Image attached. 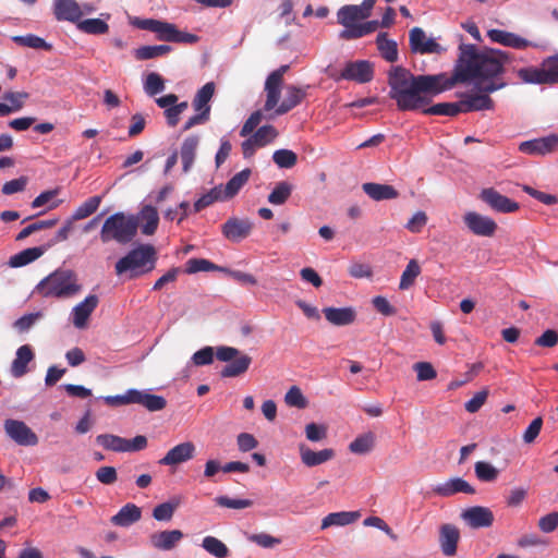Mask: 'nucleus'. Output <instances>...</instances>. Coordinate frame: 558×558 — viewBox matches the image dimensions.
Listing matches in <instances>:
<instances>
[{"mask_svg":"<svg viewBox=\"0 0 558 558\" xmlns=\"http://www.w3.org/2000/svg\"><path fill=\"white\" fill-rule=\"evenodd\" d=\"M77 28L86 34L102 35L108 33L109 25L100 19H86L77 22Z\"/></svg>","mask_w":558,"mask_h":558,"instance_id":"obj_46","label":"nucleus"},{"mask_svg":"<svg viewBox=\"0 0 558 558\" xmlns=\"http://www.w3.org/2000/svg\"><path fill=\"white\" fill-rule=\"evenodd\" d=\"M413 368L420 381L432 380L437 376L435 368L428 362H417L413 365Z\"/></svg>","mask_w":558,"mask_h":558,"instance_id":"obj_61","label":"nucleus"},{"mask_svg":"<svg viewBox=\"0 0 558 558\" xmlns=\"http://www.w3.org/2000/svg\"><path fill=\"white\" fill-rule=\"evenodd\" d=\"M172 50L169 45H156V46H142L134 50V57L136 60H149L169 53Z\"/></svg>","mask_w":558,"mask_h":558,"instance_id":"obj_43","label":"nucleus"},{"mask_svg":"<svg viewBox=\"0 0 558 558\" xmlns=\"http://www.w3.org/2000/svg\"><path fill=\"white\" fill-rule=\"evenodd\" d=\"M461 519L471 529H483L493 525L494 513L487 507L473 506L461 512Z\"/></svg>","mask_w":558,"mask_h":558,"instance_id":"obj_15","label":"nucleus"},{"mask_svg":"<svg viewBox=\"0 0 558 558\" xmlns=\"http://www.w3.org/2000/svg\"><path fill=\"white\" fill-rule=\"evenodd\" d=\"M7 434L21 445H35L37 436L22 421L7 420L4 423Z\"/></svg>","mask_w":558,"mask_h":558,"instance_id":"obj_22","label":"nucleus"},{"mask_svg":"<svg viewBox=\"0 0 558 558\" xmlns=\"http://www.w3.org/2000/svg\"><path fill=\"white\" fill-rule=\"evenodd\" d=\"M184 534L180 530H165L150 534L149 543L153 548L169 551L177 547Z\"/></svg>","mask_w":558,"mask_h":558,"instance_id":"obj_19","label":"nucleus"},{"mask_svg":"<svg viewBox=\"0 0 558 558\" xmlns=\"http://www.w3.org/2000/svg\"><path fill=\"white\" fill-rule=\"evenodd\" d=\"M215 83L208 82L197 90L192 100V107L196 111V114L189 118L183 126V131H187L196 125L205 124L209 121L211 110L209 101L215 94Z\"/></svg>","mask_w":558,"mask_h":558,"instance_id":"obj_8","label":"nucleus"},{"mask_svg":"<svg viewBox=\"0 0 558 558\" xmlns=\"http://www.w3.org/2000/svg\"><path fill=\"white\" fill-rule=\"evenodd\" d=\"M366 15L359 5L347 4L337 12V22L344 27L343 31H350L360 25V21L366 20Z\"/></svg>","mask_w":558,"mask_h":558,"instance_id":"obj_25","label":"nucleus"},{"mask_svg":"<svg viewBox=\"0 0 558 558\" xmlns=\"http://www.w3.org/2000/svg\"><path fill=\"white\" fill-rule=\"evenodd\" d=\"M214 354L211 347H205L193 354L192 361L196 366L209 365L214 361Z\"/></svg>","mask_w":558,"mask_h":558,"instance_id":"obj_63","label":"nucleus"},{"mask_svg":"<svg viewBox=\"0 0 558 558\" xmlns=\"http://www.w3.org/2000/svg\"><path fill=\"white\" fill-rule=\"evenodd\" d=\"M138 221L134 215L116 213L109 216L100 230V240L102 243L116 241L120 244L130 243L137 233Z\"/></svg>","mask_w":558,"mask_h":558,"instance_id":"obj_5","label":"nucleus"},{"mask_svg":"<svg viewBox=\"0 0 558 558\" xmlns=\"http://www.w3.org/2000/svg\"><path fill=\"white\" fill-rule=\"evenodd\" d=\"M463 221L475 235L493 236L497 230L495 220L476 211H468L463 216Z\"/></svg>","mask_w":558,"mask_h":558,"instance_id":"obj_13","label":"nucleus"},{"mask_svg":"<svg viewBox=\"0 0 558 558\" xmlns=\"http://www.w3.org/2000/svg\"><path fill=\"white\" fill-rule=\"evenodd\" d=\"M44 253L45 248L40 246L23 250L10 257L9 265L13 268L23 267L39 258Z\"/></svg>","mask_w":558,"mask_h":558,"instance_id":"obj_39","label":"nucleus"},{"mask_svg":"<svg viewBox=\"0 0 558 558\" xmlns=\"http://www.w3.org/2000/svg\"><path fill=\"white\" fill-rule=\"evenodd\" d=\"M374 77V66L367 60L348 62L341 71V78L360 84L368 83Z\"/></svg>","mask_w":558,"mask_h":558,"instance_id":"obj_12","label":"nucleus"},{"mask_svg":"<svg viewBox=\"0 0 558 558\" xmlns=\"http://www.w3.org/2000/svg\"><path fill=\"white\" fill-rule=\"evenodd\" d=\"M215 501L218 506L230 509H244L253 505V501L250 499L230 498L227 496H219Z\"/></svg>","mask_w":558,"mask_h":558,"instance_id":"obj_59","label":"nucleus"},{"mask_svg":"<svg viewBox=\"0 0 558 558\" xmlns=\"http://www.w3.org/2000/svg\"><path fill=\"white\" fill-rule=\"evenodd\" d=\"M138 226L145 235H151L156 232L159 223L158 211L151 205H145L136 217Z\"/></svg>","mask_w":558,"mask_h":558,"instance_id":"obj_30","label":"nucleus"},{"mask_svg":"<svg viewBox=\"0 0 558 558\" xmlns=\"http://www.w3.org/2000/svg\"><path fill=\"white\" fill-rule=\"evenodd\" d=\"M198 143H199V140H198V136H196V135L187 136L182 143L180 155H181V160H182L184 172L190 171L191 167L194 163Z\"/></svg>","mask_w":558,"mask_h":558,"instance_id":"obj_34","label":"nucleus"},{"mask_svg":"<svg viewBox=\"0 0 558 558\" xmlns=\"http://www.w3.org/2000/svg\"><path fill=\"white\" fill-rule=\"evenodd\" d=\"M538 529L544 533H551L558 527V511L543 515L538 520Z\"/></svg>","mask_w":558,"mask_h":558,"instance_id":"obj_62","label":"nucleus"},{"mask_svg":"<svg viewBox=\"0 0 558 558\" xmlns=\"http://www.w3.org/2000/svg\"><path fill=\"white\" fill-rule=\"evenodd\" d=\"M325 318L335 326H348L355 322L356 312L352 307H325Z\"/></svg>","mask_w":558,"mask_h":558,"instance_id":"obj_26","label":"nucleus"},{"mask_svg":"<svg viewBox=\"0 0 558 558\" xmlns=\"http://www.w3.org/2000/svg\"><path fill=\"white\" fill-rule=\"evenodd\" d=\"M165 80L156 72L147 74L144 82V90L148 96H155L165 89Z\"/></svg>","mask_w":558,"mask_h":558,"instance_id":"obj_53","label":"nucleus"},{"mask_svg":"<svg viewBox=\"0 0 558 558\" xmlns=\"http://www.w3.org/2000/svg\"><path fill=\"white\" fill-rule=\"evenodd\" d=\"M362 190L376 202L395 199L399 196V192L389 184L367 182L362 185Z\"/></svg>","mask_w":558,"mask_h":558,"instance_id":"obj_29","label":"nucleus"},{"mask_svg":"<svg viewBox=\"0 0 558 558\" xmlns=\"http://www.w3.org/2000/svg\"><path fill=\"white\" fill-rule=\"evenodd\" d=\"M558 147V135H549L541 138L522 142L519 150L529 155H546L556 150Z\"/></svg>","mask_w":558,"mask_h":558,"instance_id":"obj_17","label":"nucleus"},{"mask_svg":"<svg viewBox=\"0 0 558 558\" xmlns=\"http://www.w3.org/2000/svg\"><path fill=\"white\" fill-rule=\"evenodd\" d=\"M375 436L373 433H364L356 437L349 446L350 450L355 453H363L373 450Z\"/></svg>","mask_w":558,"mask_h":558,"instance_id":"obj_51","label":"nucleus"},{"mask_svg":"<svg viewBox=\"0 0 558 558\" xmlns=\"http://www.w3.org/2000/svg\"><path fill=\"white\" fill-rule=\"evenodd\" d=\"M434 492L439 496L448 497L457 493L474 494L475 490L463 478L454 477L435 486Z\"/></svg>","mask_w":558,"mask_h":558,"instance_id":"obj_28","label":"nucleus"},{"mask_svg":"<svg viewBox=\"0 0 558 558\" xmlns=\"http://www.w3.org/2000/svg\"><path fill=\"white\" fill-rule=\"evenodd\" d=\"M201 546L205 551L216 558H226L229 555L227 545L215 536H205Z\"/></svg>","mask_w":558,"mask_h":558,"instance_id":"obj_44","label":"nucleus"},{"mask_svg":"<svg viewBox=\"0 0 558 558\" xmlns=\"http://www.w3.org/2000/svg\"><path fill=\"white\" fill-rule=\"evenodd\" d=\"M459 541L460 531L456 525L451 523L440 525L438 542L440 550L446 557L456 556Z\"/></svg>","mask_w":558,"mask_h":558,"instance_id":"obj_18","label":"nucleus"},{"mask_svg":"<svg viewBox=\"0 0 558 558\" xmlns=\"http://www.w3.org/2000/svg\"><path fill=\"white\" fill-rule=\"evenodd\" d=\"M155 34L157 39L168 43L194 44L198 40L196 35L182 32L174 24L165 21L158 22Z\"/></svg>","mask_w":558,"mask_h":558,"instance_id":"obj_14","label":"nucleus"},{"mask_svg":"<svg viewBox=\"0 0 558 558\" xmlns=\"http://www.w3.org/2000/svg\"><path fill=\"white\" fill-rule=\"evenodd\" d=\"M284 401L289 407H294L298 409H305L307 407V400L298 386H292L288 390L284 396Z\"/></svg>","mask_w":558,"mask_h":558,"instance_id":"obj_57","label":"nucleus"},{"mask_svg":"<svg viewBox=\"0 0 558 558\" xmlns=\"http://www.w3.org/2000/svg\"><path fill=\"white\" fill-rule=\"evenodd\" d=\"M488 397V390L483 389L474 395L472 399H470L465 404L464 408L469 413H476L483 404L486 402Z\"/></svg>","mask_w":558,"mask_h":558,"instance_id":"obj_64","label":"nucleus"},{"mask_svg":"<svg viewBox=\"0 0 558 558\" xmlns=\"http://www.w3.org/2000/svg\"><path fill=\"white\" fill-rule=\"evenodd\" d=\"M481 198L494 210L499 213H514L519 209V204L509 197L500 194L494 189H484Z\"/></svg>","mask_w":558,"mask_h":558,"instance_id":"obj_20","label":"nucleus"},{"mask_svg":"<svg viewBox=\"0 0 558 558\" xmlns=\"http://www.w3.org/2000/svg\"><path fill=\"white\" fill-rule=\"evenodd\" d=\"M377 49L380 56L388 62L398 60V45L395 40L389 39L387 33H380L376 38Z\"/></svg>","mask_w":558,"mask_h":558,"instance_id":"obj_38","label":"nucleus"},{"mask_svg":"<svg viewBox=\"0 0 558 558\" xmlns=\"http://www.w3.org/2000/svg\"><path fill=\"white\" fill-rule=\"evenodd\" d=\"M488 37L494 41L506 47H511L514 49H525L527 47H536L537 45L531 43L530 40L520 37L514 33H510L502 29H490L487 33Z\"/></svg>","mask_w":558,"mask_h":558,"instance_id":"obj_23","label":"nucleus"},{"mask_svg":"<svg viewBox=\"0 0 558 558\" xmlns=\"http://www.w3.org/2000/svg\"><path fill=\"white\" fill-rule=\"evenodd\" d=\"M476 477L482 482H493L497 478L499 470L486 461L475 463Z\"/></svg>","mask_w":558,"mask_h":558,"instance_id":"obj_56","label":"nucleus"},{"mask_svg":"<svg viewBox=\"0 0 558 558\" xmlns=\"http://www.w3.org/2000/svg\"><path fill=\"white\" fill-rule=\"evenodd\" d=\"M411 51L420 54H441L447 49L440 46L434 38H428L421 27H413L409 33Z\"/></svg>","mask_w":558,"mask_h":558,"instance_id":"obj_11","label":"nucleus"},{"mask_svg":"<svg viewBox=\"0 0 558 558\" xmlns=\"http://www.w3.org/2000/svg\"><path fill=\"white\" fill-rule=\"evenodd\" d=\"M217 269H218V266L208 259L191 258L186 262L185 271L187 274H195V272H199V271H211V270H217Z\"/></svg>","mask_w":558,"mask_h":558,"instance_id":"obj_58","label":"nucleus"},{"mask_svg":"<svg viewBox=\"0 0 558 558\" xmlns=\"http://www.w3.org/2000/svg\"><path fill=\"white\" fill-rule=\"evenodd\" d=\"M281 85L280 83L274 82L269 78H266L265 82V93H266V100L264 105L265 111H270L277 109V107L280 105V95H281Z\"/></svg>","mask_w":558,"mask_h":558,"instance_id":"obj_41","label":"nucleus"},{"mask_svg":"<svg viewBox=\"0 0 558 558\" xmlns=\"http://www.w3.org/2000/svg\"><path fill=\"white\" fill-rule=\"evenodd\" d=\"M182 501L183 498L181 496H173L168 501L157 505L153 510L154 519L157 521H170Z\"/></svg>","mask_w":558,"mask_h":558,"instance_id":"obj_35","label":"nucleus"},{"mask_svg":"<svg viewBox=\"0 0 558 558\" xmlns=\"http://www.w3.org/2000/svg\"><path fill=\"white\" fill-rule=\"evenodd\" d=\"M98 296L95 294L87 295L82 302L76 304L72 311V323L76 328H84L86 323L98 305Z\"/></svg>","mask_w":558,"mask_h":558,"instance_id":"obj_24","label":"nucleus"},{"mask_svg":"<svg viewBox=\"0 0 558 558\" xmlns=\"http://www.w3.org/2000/svg\"><path fill=\"white\" fill-rule=\"evenodd\" d=\"M518 75L527 84H558V53L543 60L539 66L520 69Z\"/></svg>","mask_w":558,"mask_h":558,"instance_id":"obj_7","label":"nucleus"},{"mask_svg":"<svg viewBox=\"0 0 558 558\" xmlns=\"http://www.w3.org/2000/svg\"><path fill=\"white\" fill-rule=\"evenodd\" d=\"M54 14L59 21L78 22L83 12L75 0H56Z\"/></svg>","mask_w":558,"mask_h":558,"instance_id":"obj_27","label":"nucleus"},{"mask_svg":"<svg viewBox=\"0 0 558 558\" xmlns=\"http://www.w3.org/2000/svg\"><path fill=\"white\" fill-rule=\"evenodd\" d=\"M34 359L32 348L27 344L20 347L16 356L12 362L11 373L15 378L22 377L27 373V365Z\"/></svg>","mask_w":558,"mask_h":558,"instance_id":"obj_32","label":"nucleus"},{"mask_svg":"<svg viewBox=\"0 0 558 558\" xmlns=\"http://www.w3.org/2000/svg\"><path fill=\"white\" fill-rule=\"evenodd\" d=\"M102 202V196L95 195L83 202L72 214V220L78 221L95 214Z\"/></svg>","mask_w":558,"mask_h":558,"instance_id":"obj_40","label":"nucleus"},{"mask_svg":"<svg viewBox=\"0 0 558 558\" xmlns=\"http://www.w3.org/2000/svg\"><path fill=\"white\" fill-rule=\"evenodd\" d=\"M141 508L134 504H126L111 518V522L118 526H130L141 519Z\"/></svg>","mask_w":558,"mask_h":558,"instance_id":"obj_33","label":"nucleus"},{"mask_svg":"<svg viewBox=\"0 0 558 558\" xmlns=\"http://www.w3.org/2000/svg\"><path fill=\"white\" fill-rule=\"evenodd\" d=\"M274 162L283 169H290L296 165L298 156L290 149H278L272 155Z\"/></svg>","mask_w":558,"mask_h":558,"instance_id":"obj_54","label":"nucleus"},{"mask_svg":"<svg viewBox=\"0 0 558 558\" xmlns=\"http://www.w3.org/2000/svg\"><path fill=\"white\" fill-rule=\"evenodd\" d=\"M95 476L97 481L104 485H112L118 480L117 470L113 466H100L96 472Z\"/></svg>","mask_w":558,"mask_h":558,"instance_id":"obj_60","label":"nucleus"},{"mask_svg":"<svg viewBox=\"0 0 558 558\" xmlns=\"http://www.w3.org/2000/svg\"><path fill=\"white\" fill-rule=\"evenodd\" d=\"M379 26L380 23L378 21H367L353 29L341 31L339 37L344 40L357 39L374 33Z\"/></svg>","mask_w":558,"mask_h":558,"instance_id":"obj_42","label":"nucleus"},{"mask_svg":"<svg viewBox=\"0 0 558 558\" xmlns=\"http://www.w3.org/2000/svg\"><path fill=\"white\" fill-rule=\"evenodd\" d=\"M278 136V131L272 125H263L252 135L257 147H264L270 144Z\"/></svg>","mask_w":558,"mask_h":558,"instance_id":"obj_52","label":"nucleus"},{"mask_svg":"<svg viewBox=\"0 0 558 558\" xmlns=\"http://www.w3.org/2000/svg\"><path fill=\"white\" fill-rule=\"evenodd\" d=\"M81 290L77 275L71 269H57L36 286L37 293L44 298L68 299Z\"/></svg>","mask_w":558,"mask_h":558,"instance_id":"obj_3","label":"nucleus"},{"mask_svg":"<svg viewBox=\"0 0 558 558\" xmlns=\"http://www.w3.org/2000/svg\"><path fill=\"white\" fill-rule=\"evenodd\" d=\"M506 82H488L485 85H474L478 93H464L460 95L461 112H472L494 109V100L489 94L504 88Z\"/></svg>","mask_w":558,"mask_h":558,"instance_id":"obj_6","label":"nucleus"},{"mask_svg":"<svg viewBox=\"0 0 558 558\" xmlns=\"http://www.w3.org/2000/svg\"><path fill=\"white\" fill-rule=\"evenodd\" d=\"M308 88L310 85L302 87L295 85H288L286 87L284 98L276 109V114H286L293 108L299 106L306 98Z\"/></svg>","mask_w":558,"mask_h":558,"instance_id":"obj_21","label":"nucleus"},{"mask_svg":"<svg viewBox=\"0 0 558 558\" xmlns=\"http://www.w3.org/2000/svg\"><path fill=\"white\" fill-rule=\"evenodd\" d=\"M253 229V222L248 219L229 218L222 226L221 232L231 242H240L247 238Z\"/></svg>","mask_w":558,"mask_h":558,"instance_id":"obj_16","label":"nucleus"},{"mask_svg":"<svg viewBox=\"0 0 558 558\" xmlns=\"http://www.w3.org/2000/svg\"><path fill=\"white\" fill-rule=\"evenodd\" d=\"M96 442L104 448V450L131 452L142 451L147 447V438L143 435H137L133 439H125L114 435H99Z\"/></svg>","mask_w":558,"mask_h":558,"instance_id":"obj_10","label":"nucleus"},{"mask_svg":"<svg viewBox=\"0 0 558 558\" xmlns=\"http://www.w3.org/2000/svg\"><path fill=\"white\" fill-rule=\"evenodd\" d=\"M216 356L219 361L229 362L222 371V377H238L243 375L252 363V357L247 354L241 353L236 348L233 347H218L216 350Z\"/></svg>","mask_w":558,"mask_h":558,"instance_id":"obj_9","label":"nucleus"},{"mask_svg":"<svg viewBox=\"0 0 558 558\" xmlns=\"http://www.w3.org/2000/svg\"><path fill=\"white\" fill-rule=\"evenodd\" d=\"M28 97L26 92H7L2 95V99L7 101L12 113L20 111Z\"/></svg>","mask_w":558,"mask_h":558,"instance_id":"obj_55","label":"nucleus"},{"mask_svg":"<svg viewBox=\"0 0 558 558\" xmlns=\"http://www.w3.org/2000/svg\"><path fill=\"white\" fill-rule=\"evenodd\" d=\"M424 114L430 116H448L454 117L461 113L460 101L458 102H439L423 109Z\"/></svg>","mask_w":558,"mask_h":558,"instance_id":"obj_45","label":"nucleus"},{"mask_svg":"<svg viewBox=\"0 0 558 558\" xmlns=\"http://www.w3.org/2000/svg\"><path fill=\"white\" fill-rule=\"evenodd\" d=\"M12 40L19 46L28 47L33 49H44L49 51L52 48V46L48 44L44 38L33 34H27L24 36H13Z\"/></svg>","mask_w":558,"mask_h":558,"instance_id":"obj_48","label":"nucleus"},{"mask_svg":"<svg viewBox=\"0 0 558 558\" xmlns=\"http://www.w3.org/2000/svg\"><path fill=\"white\" fill-rule=\"evenodd\" d=\"M389 97L400 111L426 109L432 97L450 89L445 73L436 75H414L402 66H393L388 74Z\"/></svg>","mask_w":558,"mask_h":558,"instance_id":"obj_1","label":"nucleus"},{"mask_svg":"<svg viewBox=\"0 0 558 558\" xmlns=\"http://www.w3.org/2000/svg\"><path fill=\"white\" fill-rule=\"evenodd\" d=\"M134 403L143 405L150 412L163 410L167 405V401L163 397L136 389Z\"/></svg>","mask_w":558,"mask_h":558,"instance_id":"obj_36","label":"nucleus"},{"mask_svg":"<svg viewBox=\"0 0 558 558\" xmlns=\"http://www.w3.org/2000/svg\"><path fill=\"white\" fill-rule=\"evenodd\" d=\"M156 260L155 247L150 244H141L116 263V274L121 276L129 272L131 279L136 278L150 272L156 266Z\"/></svg>","mask_w":558,"mask_h":558,"instance_id":"obj_4","label":"nucleus"},{"mask_svg":"<svg viewBox=\"0 0 558 558\" xmlns=\"http://www.w3.org/2000/svg\"><path fill=\"white\" fill-rule=\"evenodd\" d=\"M459 51L453 73L448 77L450 87L458 83L474 82V85H485L488 82H505L500 75L510 61L507 52L499 49L478 50L472 44H461Z\"/></svg>","mask_w":558,"mask_h":558,"instance_id":"obj_2","label":"nucleus"},{"mask_svg":"<svg viewBox=\"0 0 558 558\" xmlns=\"http://www.w3.org/2000/svg\"><path fill=\"white\" fill-rule=\"evenodd\" d=\"M360 518L357 511H339L327 514L322 520V530H326L331 526H345L354 523Z\"/></svg>","mask_w":558,"mask_h":558,"instance_id":"obj_31","label":"nucleus"},{"mask_svg":"<svg viewBox=\"0 0 558 558\" xmlns=\"http://www.w3.org/2000/svg\"><path fill=\"white\" fill-rule=\"evenodd\" d=\"M226 201L222 194V185H218L213 187L208 193L204 194L194 203V210L196 213L203 210L204 208L210 206L215 202Z\"/></svg>","mask_w":558,"mask_h":558,"instance_id":"obj_47","label":"nucleus"},{"mask_svg":"<svg viewBox=\"0 0 558 558\" xmlns=\"http://www.w3.org/2000/svg\"><path fill=\"white\" fill-rule=\"evenodd\" d=\"M250 177L251 170L246 168L233 175L225 186L222 185V194L226 201L234 197L242 186L248 181Z\"/></svg>","mask_w":558,"mask_h":558,"instance_id":"obj_37","label":"nucleus"},{"mask_svg":"<svg viewBox=\"0 0 558 558\" xmlns=\"http://www.w3.org/2000/svg\"><path fill=\"white\" fill-rule=\"evenodd\" d=\"M421 274V267L416 259H411L403 270L399 283L400 290H408L413 286L416 277Z\"/></svg>","mask_w":558,"mask_h":558,"instance_id":"obj_49","label":"nucleus"},{"mask_svg":"<svg viewBox=\"0 0 558 558\" xmlns=\"http://www.w3.org/2000/svg\"><path fill=\"white\" fill-rule=\"evenodd\" d=\"M292 193V185L287 181L277 183L275 189L268 195V202L272 205L284 204Z\"/></svg>","mask_w":558,"mask_h":558,"instance_id":"obj_50","label":"nucleus"}]
</instances>
